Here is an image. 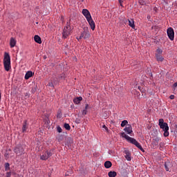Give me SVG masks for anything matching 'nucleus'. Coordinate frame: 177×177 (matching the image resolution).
<instances>
[{"instance_id":"f704fd0d","label":"nucleus","mask_w":177,"mask_h":177,"mask_svg":"<svg viewBox=\"0 0 177 177\" xmlns=\"http://www.w3.org/2000/svg\"><path fill=\"white\" fill-rule=\"evenodd\" d=\"M173 88H174V89H175V88H177V82H175V83L173 84Z\"/></svg>"},{"instance_id":"393cba45","label":"nucleus","mask_w":177,"mask_h":177,"mask_svg":"<svg viewBox=\"0 0 177 177\" xmlns=\"http://www.w3.org/2000/svg\"><path fill=\"white\" fill-rule=\"evenodd\" d=\"M126 125H128V120H123L121 123V127L124 128Z\"/></svg>"},{"instance_id":"c9c22d12","label":"nucleus","mask_w":177,"mask_h":177,"mask_svg":"<svg viewBox=\"0 0 177 177\" xmlns=\"http://www.w3.org/2000/svg\"><path fill=\"white\" fill-rule=\"evenodd\" d=\"M102 128H104V129H106V131H109V128H107V127H106V125H103Z\"/></svg>"},{"instance_id":"9d476101","label":"nucleus","mask_w":177,"mask_h":177,"mask_svg":"<svg viewBox=\"0 0 177 177\" xmlns=\"http://www.w3.org/2000/svg\"><path fill=\"white\" fill-rule=\"evenodd\" d=\"M124 131L128 135L133 133V131H132V126L131 124H127L126 127L124 129Z\"/></svg>"},{"instance_id":"412c9836","label":"nucleus","mask_w":177,"mask_h":177,"mask_svg":"<svg viewBox=\"0 0 177 177\" xmlns=\"http://www.w3.org/2000/svg\"><path fill=\"white\" fill-rule=\"evenodd\" d=\"M157 62H164V57L160 55H156Z\"/></svg>"},{"instance_id":"a19ab883","label":"nucleus","mask_w":177,"mask_h":177,"mask_svg":"<svg viewBox=\"0 0 177 177\" xmlns=\"http://www.w3.org/2000/svg\"><path fill=\"white\" fill-rule=\"evenodd\" d=\"M1 90H0V101H1Z\"/></svg>"},{"instance_id":"20e7f679","label":"nucleus","mask_w":177,"mask_h":177,"mask_svg":"<svg viewBox=\"0 0 177 177\" xmlns=\"http://www.w3.org/2000/svg\"><path fill=\"white\" fill-rule=\"evenodd\" d=\"M71 32H73V28H71L70 23L67 22L66 26L64 28L62 32V38L66 39L68 37L71 35Z\"/></svg>"},{"instance_id":"cd10ccee","label":"nucleus","mask_w":177,"mask_h":177,"mask_svg":"<svg viewBox=\"0 0 177 177\" xmlns=\"http://www.w3.org/2000/svg\"><path fill=\"white\" fill-rule=\"evenodd\" d=\"M57 132H59V133H62V127H60V126H58L57 127Z\"/></svg>"},{"instance_id":"f03ea898","label":"nucleus","mask_w":177,"mask_h":177,"mask_svg":"<svg viewBox=\"0 0 177 177\" xmlns=\"http://www.w3.org/2000/svg\"><path fill=\"white\" fill-rule=\"evenodd\" d=\"M160 129H162L164 131V136L167 138L169 136V127H168V124L167 122H164V119H159V124H158Z\"/></svg>"},{"instance_id":"4c0bfd02","label":"nucleus","mask_w":177,"mask_h":177,"mask_svg":"<svg viewBox=\"0 0 177 177\" xmlns=\"http://www.w3.org/2000/svg\"><path fill=\"white\" fill-rule=\"evenodd\" d=\"M5 157H6L7 158L9 157V153H5Z\"/></svg>"},{"instance_id":"dca6fc26","label":"nucleus","mask_w":177,"mask_h":177,"mask_svg":"<svg viewBox=\"0 0 177 177\" xmlns=\"http://www.w3.org/2000/svg\"><path fill=\"white\" fill-rule=\"evenodd\" d=\"M81 100H82V97H77L73 100V102L75 104H80V103H81Z\"/></svg>"},{"instance_id":"f257e3e1","label":"nucleus","mask_w":177,"mask_h":177,"mask_svg":"<svg viewBox=\"0 0 177 177\" xmlns=\"http://www.w3.org/2000/svg\"><path fill=\"white\" fill-rule=\"evenodd\" d=\"M121 136L122 138H124V139H126V140H127V142H129V143H131L132 145L136 146V147L141 150V151L145 152V149H143V147H142L140 143H139L135 138L130 137L124 132L121 133Z\"/></svg>"},{"instance_id":"a211bd4d","label":"nucleus","mask_w":177,"mask_h":177,"mask_svg":"<svg viewBox=\"0 0 177 177\" xmlns=\"http://www.w3.org/2000/svg\"><path fill=\"white\" fill-rule=\"evenodd\" d=\"M128 23L131 28H135V21H133V19H128Z\"/></svg>"},{"instance_id":"58836bf2","label":"nucleus","mask_w":177,"mask_h":177,"mask_svg":"<svg viewBox=\"0 0 177 177\" xmlns=\"http://www.w3.org/2000/svg\"><path fill=\"white\" fill-rule=\"evenodd\" d=\"M124 23L125 24L128 23V19H124Z\"/></svg>"},{"instance_id":"c756f323","label":"nucleus","mask_w":177,"mask_h":177,"mask_svg":"<svg viewBox=\"0 0 177 177\" xmlns=\"http://www.w3.org/2000/svg\"><path fill=\"white\" fill-rule=\"evenodd\" d=\"M87 113H88V111L86 109H84L82 111L83 115H86Z\"/></svg>"},{"instance_id":"7c9ffc66","label":"nucleus","mask_w":177,"mask_h":177,"mask_svg":"<svg viewBox=\"0 0 177 177\" xmlns=\"http://www.w3.org/2000/svg\"><path fill=\"white\" fill-rule=\"evenodd\" d=\"M119 1V3H120V6H122V3H124V1H125V0H118Z\"/></svg>"},{"instance_id":"4468645a","label":"nucleus","mask_w":177,"mask_h":177,"mask_svg":"<svg viewBox=\"0 0 177 177\" xmlns=\"http://www.w3.org/2000/svg\"><path fill=\"white\" fill-rule=\"evenodd\" d=\"M16 39L13 37H11L10 39V48H15L16 46Z\"/></svg>"},{"instance_id":"aec40b11","label":"nucleus","mask_w":177,"mask_h":177,"mask_svg":"<svg viewBox=\"0 0 177 177\" xmlns=\"http://www.w3.org/2000/svg\"><path fill=\"white\" fill-rule=\"evenodd\" d=\"M112 165H113V163H111V162L110 161H109V160H107V161H106V162H104V167H105V168H107V169L111 168Z\"/></svg>"},{"instance_id":"0eeeda50","label":"nucleus","mask_w":177,"mask_h":177,"mask_svg":"<svg viewBox=\"0 0 177 177\" xmlns=\"http://www.w3.org/2000/svg\"><path fill=\"white\" fill-rule=\"evenodd\" d=\"M167 32L170 41H174L175 38V32L174 31V28H169L167 30Z\"/></svg>"},{"instance_id":"bb28decb","label":"nucleus","mask_w":177,"mask_h":177,"mask_svg":"<svg viewBox=\"0 0 177 177\" xmlns=\"http://www.w3.org/2000/svg\"><path fill=\"white\" fill-rule=\"evenodd\" d=\"M162 53V50L160 49V48H158L156 50V55H161V54Z\"/></svg>"},{"instance_id":"c85d7f7f","label":"nucleus","mask_w":177,"mask_h":177,"mask_svg":"<svg viewBox=\"0 0 177 177\" xmlns=\"http://www.w3.org/2000/svg\"><path fill=\"white\" fill-rule=\"evenodd\" d=\"M48 86H51L52 88H53L55 86V85L53 84V82H50L47 84Z\"/></svg>"},{"instance_id":"7ed1b4c3","label":"nucleus","mask_w":177,"mask_h":177,"mask_svg":"<svg viewBox=\"0 0 177 177\" xmlns=\"http://www.w3.org/2000/svg\"><path fill=\"white\" fill-rule=\"evenodd\" d=\"M3 62L6 71H9L12 68V66L10 65V55H9V53H4Z\"/></svg>"},{"instance_id":"9b49d317","label":"nucleus","mask_w":177,"mask_h":177,"mask_svg":"<svg viewBox=\"0 0 177 177\" xmlns=\"http://www.w3.org/2000/svg\"><path fill=\"white\" fill-rule=\"evenodd\" d=\"M87 21L93 31H95V28H96V25L95 24V21L92 18L87 19Z\"/></svg>"},{"instance_id":"4be33fe9","label":"nucleus","mask_w":177,"mask_h":177,"mask_svg":"<svg viewBox=\"0 0 177 177\" xmlns=\"http://www.w3.org/2000/svg\"><path fill=\"white\" fill-rule=\"evenodd\" d=\"M108 176L109 177H116L117 176V172H115V171H109L108 173Z\"/></svg>"},{"instance_id":"a878e982","label":"nucleus","mask_w":177,"mask_h":177,"mask_svg":"<svg viewBox=\"0 0 177 177\" xmlns=\"http://www.w3.org/2000/svg\"><path fill=\"white\" fill-rule=\"evenodd\" d=\"M10 169V165H9V163H6L5 164V170L9 171Z\"/></svg>"},{"instance_id":"2f4dec72","label":"nucleus","mask_w":177,"mask_h":177,"mask_svg":"<svg viewBox=\"0 0 177 177\" xmlns=\"http://www.w3.org/2000/svg\"><path fill=\"white\" fill-rule=\"evenodd\" d=\"M169 99H171V100H174V99H175V95H171L169 96Z\"/></svg>"},{"instance_id":"ddd939ff","label":"nucleus","mask_w":177,"mask_h":177,"mask_svg":"<svg viewBox=\"0 0 177 177\" xmlns=\"http://www.w3.org/2000/svg\"><path fill=\"white\" fill-rule=\"evenodd\" d=\"M27 129H28V124H27V120H25L23 123L22 126V132L24 133L27 131Z\"/></svg>"},{"instance_id":"f3484780","label":"nucleus","mask_w":177,"mask_h":177,"mask_svg":"<svg viewBox=\"0 0 177 177\" xmlns=\"http://www.w3.org/2000/svg\"><path fill=\"white\" fill-rule=\"evenodd\" d=\"M35 42H37V44H42V40H41V37L38 35H35L34 37Z\"/></svg>"},{"instance_id":"72a5a7b5","label":"nucleus","mask_w":177,"mask_h":177,"mask_svg":"<svg viewBox=\"0 0 177 177\" xmlns=\"http://www.w3.org/2000/svg\"><path fill=\"white\" fill-rule=\"evenodd\" d=\"M89 109V104H86L85 105V110H88Z\"/></svg>"},{"instance_id":"e433bc0d","label":"nucleus","mask_w":177,"mask_h":177,"mask_svg":"<svg viewBox=\"0 0 177 177\" xmlns=\"http://www.w3.org/2000/svg\"><path fill=\"white\" fill-rule=\"evenodd\" d=\"M55 81H56V80H55V79H53V81H52V82L53 83L54 85H55V84H56Z\"/></svg>"},{"instance_id":"39448f33","label":"nucleus","mask_w":177,"mask_h":177,"mask_svg":"<svg viewBox=\"0 0 177 177\" xmlns=\"http://www.w3.org/2000/svg\"><path fill=\"white\" fill-rule=\"evenodd\" d=\"M14 152L17 156H23V154L26 153V151L24 150V146L21 145V144L17 145L14 148Z\"/></svg>"},{"instance_id":"79ce46f5","label":"nucleus","mask_w":177,"mask_h":177,"mask_svg":"<svg viewBox=\"0 0 177 177\" xmlns=\"http://www.w3.org/2000/svg\"><path fill=\"white\" fill-rule=\"evenodd\" d=\"M138 89H140V91L142 89V87L138 86Z\"/></svg>"},{"instance_id":"6e6552de","label":"nucleus","mask_w":177,"mask_h":177,"mask_svg":"<svg viewBox=\"0 0 177 177\" xmlns=\"http://www.w3.org/2000/svg\"><path fill=\"white\" fill-rule=\"evenodd\" d=\"M49 157H52V151H46L45 153L40 156V160L45 161L48 160Z\"/></svg>"},{"instance_id":"473e14b6","label":"nucleus","mask_w":177,"mask_h":177,"mask_svg":"<svg viewBox=\"0 0 177 177\" xmlns=\"http://www.w3.org/2000/svg\"><path fill=\"white\" fill-rule=\"evenodd\" d=\"M10 176H12V173H10V172H7V173H6V177H10Z\"/></svg>"},{"instance_id":"6ab92c4d","label":"nucleus","mask_w":177,"mask_h":177,"mask_svg":"<svg viewBox=\"0 0 177 177\" xmlns=\"http://www.w3.org/2000/svg\"><path fill=\"white\" fill-rule=\"evenodd\" d=\"M32 71H28L25 75V80H29L32 76Z\"/></svg>"},{"instance_id":"5701e85b","label":"nucleus","mask_w":177,"mask_h":177,"mask_svg":"<svg viewBox=\"0 0 177 177\" xmlns=\"http://www.w3.org/2000/svg\"><path fill=\"white\" fill-rule=\"evenodd\" d=\"M158 142H160V139L158 138H155L152 142L153 146H157L158 145Z\"/></svg>"},{"instance_id":"b1692460","label":"nucleus","mask_w":177,"mask_h":177,"mask_svg":"<svg viewBox=\"0 0 177 177\" xmlns=\"http://www.w3.org/2000/svg\"><path fill=\"white\" fill-rule=\"evenodd\" d=\"M64 127L65 129H66L67 131H70V129H71L70 124H68V123H65L64 124Z\"/></svg>"},{"instance_id":"f8f14e48","label":"nucleus","mask_w":177,"mask_h":177,"mask_svg":"<svg viewBox=\"0 0 177 177\" xmlns=\"http://www.w3.org/2000/svg\"><path fill=\"white\" fill-rule=\"evenodd\" d=\"M124 153H125V158L126 160H127V161H131L132 159L131 158V152L129 151V150L126 149L124 150Z\"/></svg>"},{"instance_id":"ea45409f","label":"nucleus","mask_w":177,"mask_h":177,"mask_svg":"<svg viewBox=\"0 0 177 177\" xmlns=\"http://www.w3.org/2000/svg\"><path fill=\"white\" fill-rule=\"evenodd\" d=\"M140 92H143L145 90H143V88H141V90H140Z\"/></svg>"},{"instance_id":"423d86ee","label":"nucleus","mask_w":177,"mask_h":177,"mask_svg":"<svg viewBox=\"0 0 177 177\" xmlns=\"http://www.w3.org/2000/svg\"><path fill=\"white\" fill-rule=\"evenodd\" d=\"M91 37V34L89 33V28L88 27L84 28V31L81 33V35L78 37H77V39L80 41V39H82L84 38V39H88Z\"/></svg>"},{"instance_id":"2eb2a0df","label":"nucleus","mask_w":177,"mask_h":177,"mask_svg":"<svg viewBox=\"0 0 177 177\" xmlns=\"http://www.w3.org/2000/svg\"><path fill=\"white\" fill-rule=\"evenodd\" d=\"M171 162H169V160L165 162V168L167 172L169 171V168H171Z\"/></svg>"},{"instance_id":"1a4fd4ad","label":"nucleus","mask_w":177,"mask_h":177,"mask_svg":"<svg viewBox=\"0 0 177 177\" xmlns=\"http://www.w3.org/2000/svg\"><path fill=\"white\" fill-rule=\"evenodd\" d=\"M82 15L86 17V20H89V19H92V16L91 15V12L87 9H83L82 12Z\"/></svg>"}]
</instances>
